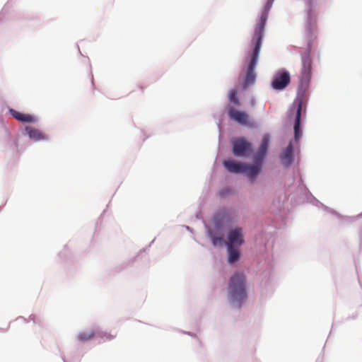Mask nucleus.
Returning <instances> with one entry per match:
<instances>
[{
  "mask_svg": "<svg viewBox=\"0 0 362 362\" xmlns=\"http://www.w3.org/2000/svg\"><path fill=\"white\" fill-rule=\"evenodd\" d=\"M25 130L29 138L35 141L47 140L48 139L47 135L35 127L27 126L25 127Z\"/></svg>",
  "mask_w": 362,
  "mask_h": 362,
  "instance_id": "obj_10",
  "label": "nucleus"
},
{
  "mask_svg": "<svg viewBox=\"0 0 362 362\" xmlns=\"http://www.w3.org/2000/svg\"><path fill=\"white\" fill-rule=\"evenodd\" d=\"M293 145L291 142L286 148L281 156L282 160L284 161L286 165L291 164L293 161Z\"/></svg>",
  "mask_w": 362,
  "mask_h": 362,
  "instance_id": "obj_14",
  "label": "nucleus"
},
{
  "mask_svg": "<svg viewBox=\"0 0 362 362\" xmlns=\"http://www.w3.org/2000/svg\"><path fill=\"white\" fill-rule=\"evenodd\" d=\"M221 240H222V238H214L213 239V243H214V245H216V243H217L218 241H221Z\"/></svg>",
  "mask_w": 362,
  "mask_h": 362,
  "instance_id": "obj_18",
  "label": "nucleus"
},
{
  "mask_svg": "<svg viewBox=\"0 0 362 362\" xmlns=\"http://www.w3.org/2000/svg\"><path fill=\"white\" fill-rule=\"evenodd\" d=\"M269 144V137L267 135L264 136L262 141L259 148V152L257 155L255 156V160H259V162L264 158V156L267 153L268 150Z\"/></svg>",
  "mask_w": 362,
  "mask_h": 362,
  "instance_id": "obj_13",
  "label": "nucleus"
},
{
  "mask_svg": "<svg viewBox=\"0 0 362 362\" xmlns=\"http://www.w3.org/2000/svg\"><path fill=\"white\" fill-rule=\"evenodd\" d=\"M272 5V2L271 1H268L267 3L264 10L262 12L260 18L255 28L254 35L252 37V41L254 42L255 46L251 54V59L248 64L247 71L243 83V87L244 89L248 88L255 82L256 74L255 73V68L257 63V59L262 46L264 28Z\"/></svg>",
  "mask_w": 362,
  "mask_h": 362,
  "instance_id": "obj_1",
  "label": "nucleus"
},
{
  "mask_svg": "<svg viewBox=\"0 0 362 362\" xmlns=\"http://www.w3.org/2000/svg\"><path fill=\"white\" fill-rule=\"evenodd\" d=\"M252 151L251 144L243 138L233 141V153L237 157H247Z\"/></svg>",
  "mask_w": 362,
  "mask_h": 362,
  "instance_id": "obj_5",
  "label": "nucleus"
},
{
  "mask_svg": "<svg viewBox=\"0 0 362 362\" xmlns=\"http://www.w3.org/2000/svg\"><path fill=\"white\" fill-rule=\"evenodd\" d=\"M9 112L18 121L23 123H35L37 119L35 116L30 114H24L13 109H10Z\"/></svg>",
  "mask_w": 362,
  "mask_h": 362,
  "instance_id": "obj_9",
  "label": "nucleus"
},
{
  "mask_svg": "<svg viewBox=\"0 0 362 362\" xmlns=\"http://www.w3.org/2000/svg\"><path fill=\"white\" fill-rule=\"evenodd\" d=\"M291 82V76L286 71H279L273 77L272 87L275 90H283Z\"/></svg>",
  "mask_w": 362,
  "mask_h": 362,
  "instance_id": "obj_6",
  "label": "nucleus"
},
{
  "mask_svg": "<svg viewBox=\"0 0 362 362\" xmlns=\"http://www.w3.org/2000/svg\"><path fill=\"white\" fill-rule=\"evenodd\" d=\"M260 170V163L255 165L244 164V171L242 173H245L250 179H254L259 173Z\"/></svg>",
  "mask_w": 362,
  "mask_h": 362,
  "instance_id": "obj_12",
  "label": "nucleus"
},
{
  "mask_svg": "<svg viewBox=\"0 0 362 362\" xmlns=\"http://www.w3.org/2000/svg\"><path fill=\"white\" fill-rule=\"evenodd\" d=\"M316 30V15L310 9L308 13V21L304 33L305 37L308 41V47L302 55V67L299 76L300 88L305 90L309 85L311 78L312 59L310 57V45Z\"/></svg>",
  "mask_w": 362,
  "mask_h": 362,
  "instance_id": "obj_2",
  "label": "nucleus"
},
{
  "mask_svg": "<svg viewBox=\"0 0 362 362\" xmlns=\"http://www.w3.org/2000/svg\"><path fill=\"white\" fill-rule=\"evenodd\" d=\"M303 109V100L297 99L294 101L291 108L290 116L294 115L295 124H294V138L296 141H298L301 136L300 132V122H301V112Z\"/></svg>",
  "mask_w": 362,
  "mask_h": 362,
  "instance_id": "obj_4",
  "label": "nucleus"
},
{
  "mask_svg": "<svg viewBox=\"0 0 362 362\" xmlns=\"http://www.w3.org/2000/svg\"><path fill=\"white\" fill-rule=\"evenodd\" d=\"M228 246H240L244 242L242 229L240 228H236L230 230L228 234Z\"/></svg>",
  "mask_w": 362,
  "mask_h": 362,
  "instance_id": "obj_8",
  "label": "nucleus"
},
{
  "mask_svg": "<svg viewBox=\"0 0 362 362\" xmlns=\"http://www.w3.org/2000/svg\"><path fill=\"white\" fill-rule=\"evenodd\" d=\"M228 115L230 119L239 123L241 125L251 126L249 115L243 111L236 110L232 107L228 108Z\"/></svg>",
  "mask_w": 362,
  "mask_h": 362,
  "instance_id": "obj_7",
  "label": "nucleus"
},
{
  "mask_svg": "<svg viewBox=\"0 0 362 362\" xmlns=\"http://www.w3.org/2000/svg\"><path fill=\"white\" fill-rule=\"evenodd\" d=\"M228 295L230 300L240 308L247 298L246 276L243 272L234 273L229 279Z\"/></svg>",
  "mask_w": 362,
  "mask_h": 362,
  "instance_id": "obj_3",
  "label": "nucleus"
},
{
  "mask_svg": "<svg viewBox=\"0 0 362 362\" xmlns=\"http://www.w3.org/2000/svg\"><path fill=\"white\" fill-rule=\"evenodd\" d=\"M228 98L230 103L236 105H240V100L237 97V90L235 89H232L230 90Z\"/></svg>",
  "mask_w": 362,
  "mask_h": 362,
  "instance_id": "obj_17",
  "label": "nucleus"
},
{
  "mask_svg": "<svg viewBox=\"0 0 362 362\" xmlns=\"http://www.w3.org/2000/svg\"><path fill=\"white\" fill-rule=\"evenodd\" d=\"M223 165L230 173H242L244 171V164L238 163L233 160L223 161Z\"/></svg>",
  "mask_w": 362,
  "mask_h": 362,
  "instance_id": "obj_11",
  "label": "nucleus"
},
{
  "mask_svg": "<svg viewBox=\"0 0 362 362\" xmlns=\"http://www.w3.org/2000/svg\"><path fill=\"white\" fill-rule=\"evenodd\" d=\"M94 336L92 330L84 331L78 334V339L81 341H86L91 339Z\"/></svg>",
  "mask_w": 362,
  "mask_h": 362,
  "instance_id": "obj_16",
  "label": "nucleus"
},
{
  "mask_svg": "<svg viewBox=\"0 0 362 362\" xmlns=\"http://www.w3.org/2000/svg\"><path fill=\"white\" fill-rule=\"evenodd\" d=\"M228 250L229 263L237 262L240 258L239 251L234 246H228Z\"/></svg>",
  "mask_w": 362,
  "mask_h": 362,
  "instance_id": "obj_15",
  "label": "nucleus"
}]
</instances>
